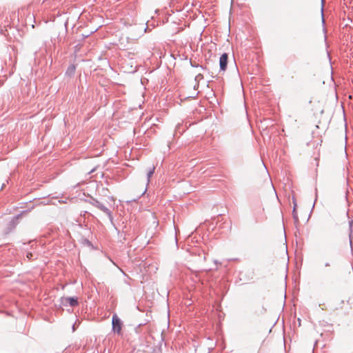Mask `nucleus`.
I'll use <instances>...</instances> for the list:
<instances>
[{
    "instance_id": "4",
    "label": "nucleus",
    "mask_w": 353,
    "mask_h": 353,
    "mask_svg": "<svg viewBox=\"0 0 353 353\" xmlns=\"http://www.w3.org/2000/svg\"><path fill=\"white\" fill-rule=\"evenodd\" d=\"M94 206L104 212L105 214H107L109 216L111 215V210L110 209L105 205L103 203H102L101 201H95V202L93 203Z\"/></svg>"
},
{
    "instance_id": "2",
    "label": "nucleus",
    "mask_w": 353,
    "mask_h": 353,
    "mask_svg": "<svg viewBox=\"0 0 353 353\" xmlns=\"http://www.w3.org/2000/svg\"><path fill=\"white\" fill-rule=\"evenodd\" d=\"M122 327V323L117 314L112 316V329L114 332L120 334Z\"/></svg>"
},
{
    "instance_id": "7",
    "label": "nucleus",
    "mask_w": 353,
    "mask_h": 353,
    "mask_svg": "<svg viewBox=\"0 0 353 353\" xmlns=\"http://www.w3.org/2000/svg\"><path fill=\"white\" fill-rule=\"evenodd\" d=\"M19 219V216L14 217L13 220L10 222V228H14L17 224V221Z\"/></svg>"
},
{
    "instance_id": "3",
    "label": "nucleus",
    "mask_w": 353,
    "mask_h": 353,
    "mask_svg": "<svg viewBox=\"0 0 353 353\" xmlns=\"http://www.w3.org/2000/svg\"><path fill=\"white\" fill-rule=\"evenodd\" d=\"M228 56L227 53H223L219 59V65H220V70L221 71H225L227 68V63H228Z\"/></svg>"
},
{
    "instance_id": "6",
    "label": "nucleus",
    "mask_w": 353,
    "mask_h": 353,
    "mask_svg": "<svg viewBox=\"0 0 353 353\" xmlns=\"http://www.w3.org/2000/svg\"><path fill=\"white\" fill-rule=\"evenodd\" d=\"M154 170H155V167L154 165H151L148 170V172H147V175H148V182L150 181V177L152 176L154 172Z\"/></svg>"
},
{
    "instance_id": "11",
    "label": "nucleus",
    "mask_w": 353,
    "mask_h": 353,
    "mask_svg": "<svg viewBox=\"0 0 353 353\" xmlns=\"http://www.w3.org/2000/svg\"><path fill=\"white\" fill-rule=\"evenodd\" d=\"M32 256V253H28V254H27V258H28L29 259H30Z\"/></svg>"
},
{
    "instance_id": "8",
    "label": "nucleus",
    "mask_w": 353,
    "mask_h": 353,
    "mask_svg": "<svg viewBox=\"0 0 353 353\" xmlns=\"http://www.w3.org/2000/svg\"><path fill=\"white\" fill-rule=\"evenodd\" d=\"M329 267H330V263L329 262L326 261V262H325V263H323V267H322V269H323V270H325H325H326V269H327V268H329Z\"/></svg>"
},
{
    "instance_id": "5",
    "label": "nucleus",
    "mask_w": 353,
    "mask_h": 353,
    "mask_svg": "<svg viewBox=\"0 0 353 353\" xmlns=\"http://www.w3.org/2000/svg\"><path fill=\"white\" fill-rule=\"evenodd\" d=\"M61 303L63 305L69 303L71 306H74L78 304V301L74 297H62Z\"/></svg>"
},
{
    "instance_id": "10",
    "label": "nucleus",
    "mask_w": 353,
    "mask_h": 353,
    "mask_svg": "<svg viewBox=\"0 0 353 353\" xmlns=\"http://www.w3.org/2000/svg\"><path fill=\"white\" fill-rule=\"evenodd\" d=\"M293 217L296 221H298V216H297V214H296L295 208H294V210H293Z\"/></svg>"
},
{
    "instance_id": "9",
    "label": "nucleus",
    "mask_w": 353,
    "mask_h": 353,
    "mask_svg": "<svg viewBox=\"0 0 353 353\" xmlns=\"http://www.w3.org/2000/svg\"><path fill=\"white\" fill-rule=\"evenodd\" d=\"M349 223H350V232H349V236H350H350H351V234H352V224H353V221H350V222H349Z\"/></svg>"
},
{
    "instance_id": "1",
    "label": "nucleus",
    "mask_w": 353,
    "mask_h": 353,
    "mask_svg": "<svg viewBox=\"0 0 353 353\" xmlns=\"http://www.w3.org/2000/svg\"><path fill=\"white\" fill-rule=\"evenodd\" d=\"M330 310L332 312L336 314H345L348 307L344 305L343 301H341L339 299H333L330 303Z\"/></svg>"
}]
</instances>
